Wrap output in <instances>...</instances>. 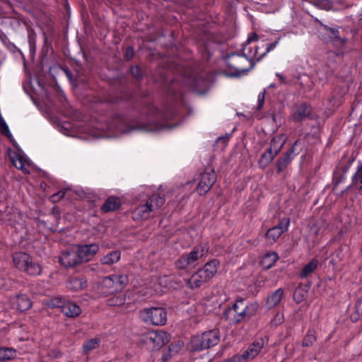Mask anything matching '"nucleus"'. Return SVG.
I'll return each instance as SVG.
<instances>
[{"mask_svg":"<svg viewBox=\"0 0 362 362\" xmlns=\"http://www.w3.org/2000/svg\"><path fill=\"white\" fill-rule=\"evenodd\" d=\"M286 141V137L284 134H278L274 136L270 144V147L261 156L259 162L264 163L265 165L270 163L274 156L281 151Z\"/></svg>","mask_w":362,"mask_h":362,"instance_id":"11","label":"nucleus"},{"mask_svg":"<svg viewBox=\"0 0 362 362\" xmlns=\"http://www.w3.org/2000/svg\"><path fill=\"white\" fill-rule=\"evenodd\" d=\"M258 40V36L257 34L254 33L252 34L251 36H250L248 38H247V45L243 47V55L249 60H257L258 61L257 59L255 58H250L248 57V54L250 53H252V52H254L255 51V47H258L256 45H254V46H252L250 45V43L252 42H256L257 40Z\"/></svg>","mask_w":362,"mask_h":362,"instance_id":"28","label":"nucleus"},{"mask_svg":"<svg viewBox=\"0 0 362 362\" xmlns=\"http://www.w3.org/2000/svg\"><path fill=\"white\" fill-rule=\"evenodd\" d=\"M148 115L153 117L156 119L153 124H143L139 125L136 129L144 131H153L165 127V121L170 119L173 117V114H169L165 111L159 110L153 105H149L147 107Z\"/></svg>","mask_w":362,"mask_h":362,"instance_id":"7","label":"nucleus"},{"mask_svg":"<svg viewBox=\"0 0 362 362\" xmlns=\"http://www.w3.org/2000/svg\"><path fill=\"white\" fill-rule=\"evenodd\" d=\"M134 53V52L133 47H127L126 52H125V59L128 61L130 60L133 57Z\"/></svg>","mask_w":362,"mask_h":362,"instance_id":"41","label":"nucleus"},{"mask_svg":"<svg viewBox=\"0 0 362 362\" xmlns=\"http://www.w3.org/2000/svg\"><path fill=\"white\" fill-rule=\"evenodd\" d=\"M265 344V341L262 338L255 339L253 343L243 353L247 360L253 359L256 357Z\"/></svg>","mask_w":362,"mask_h":362,"instance_id":"19","label":"nucleus"},{"mask_svg":"<svg viewBox=\"0 0 362 362\" xmlns=\"http://www.w3.org/2000/svg\"><path fill=\"white\" fill-rule=\"evenodd\" d=\"M16 356V351L12 348L0 347V361L11 360Z\"/></svg>","mask_w":362,"mask_h":362,"instance_id":"31","label":"nucleus"},{"mask_svg":"<svg viewBox=\"0 0 362 362\" xmlns=\"http://www.w3.org/2000/svg\"><path fill=\"white\" fill-rule=\"evenodd\" d=\"M128 282L127 276L122 274H113L103 278L101 283V292L104 295L112 294L121 289Z\"/></svg>","mask_w":362,"mask_h":362,"instance_id":"10","label":"nucleus"},{"mask_svg":"<svg viewBox=\"0 0 362 362\" xmlns=\"http://www.w3.org/2000/svg\"><path fill=\"white\" fill-rule=\"evenodd\" d=\"M352 185L357 189H362V164L358 165L356 173L352 176Z\"/></svg>","mask_w":362,"mask_h":362,"instance_id":"34","label":"nucleus"},{"mask_svg":"<svg viewBox=\"0 0 362 362\" xmlns=\"http://www.w3.org/2000/svg\"><path fill=\"white\" fill-rule=\"evenodd\" d=\"M290 226V219L284 218L281 219L277 226L267 230L265 233V240L269 245L275 243L279 238L286 232Z\"/></svg>","mask_w":362,"mask_h":362,"instance_id":"12","label":"nucleus"},{"mask_svg":"<svg viewBox=\"0 0 362 362\" xmlns=\"http://www.w3.org/2000/svg\"><path fill=\"white\" fill-rule=\"evenodd\" d=\"M216 180V175L213 169L206 170L200 175L199 181L197 187V192L199 195L205 194L213 186Z\"/></svg>","mask_w":362,"mask_h":362,"instance_id":"13","label":"nucleus"},{"mask_svg":"<svg viewBox=\"0 0 362 362\" xmlns=\"http://www.w3.org/2000/svg\"><path fill=\"white\" fill-rule=\"evenodd\" d=\"M120 199L116 197H109L101 207L103 212H109L117 209L120 206Z\"/></svg>","mask_w":362,"mask_h":362,"instance_id":"27","label":"nucleus"},{"mask_svg":"<svg viewBox=\"0 0 362 362\" xmlns=\"http://www.w3.org/2000/svg\"><path fill=\"white\" fill-rule=\"evenodd\" d=\"M356 310L359 316H362V297L356 303Z\"/></svg>","mask_w":362,"mask_h":362,"instance_id":"42","label":"nucleus"},{"mask_svg":"<svg viewBox=\"0 0 362 362\" xmlns=\"http://www.w3.org/2000/svg\"><path fill=\"white\" fill-rule=\"evenodd\" d=\"M264 95H265V92L264 91L259 93V94L258 95V97H257V101H258L257 110H261L262 108V107L264 105Z\"/></svg>","mask_w":362,"mask_h":362,"instance_id":"39","label":"nucleus"},{"mask_svg":"<svg viewBox=\"0 0 362 362\" xmlns=\"http://www.w3.org/2000/svg\"><path fill=\"white\" fill-rule=\"evenodd\" d=\"M284 321V316L283 313H277L273 320H272L271 323L274 326H278L281 324H282Z\"/></svg>","mask_w":362,"mask_h":362,"instance_id":"37","label":"nucleus"},{"mask_svg":"<svg viewBox=\"0 0 362 362\" xmlns=\"http://www.w3.org/2000/svg\"><path fill=\"white\" fill-rule=\"evenodd\" d=\"M284 291L281 288L269 295L266 302L268 308L271 309L279 305L284 298Z\"/></svg>","mask_w":362,"mask_h":362,"instance_id":"24","label":"nucleus"},{"mask_svg":"<svg viewBox=\"0 0 362 362\" xmlns=\"http://www.w3.org/2000/svg\"><path fill=\"white\" fill-rule=\"evenodd\" d=\"M65 298L62 297H55L50 299H47L45 300H43V304L47 305L49 308H62L63 305L65 301Z\"/></svg>","mask_w":362,"mask_h":362,"instance_id":"33","label":"nucleus"},{"mask_svg":"<svg viewBox=\"0 0 362 362\" xmlns=\"http://www.w3.org/2000/svg\"><path fill=\"white\" fill-rule=\"evenodd\" d=\"M280 40H281V37H279L274 42H272L271 43L266 44L264 45L265 46L264 51L261 53H259V49H260V47H255L254 52L250 53L248 54V57L250 58H255L258 61L261 60L267 53L274 50L276 47V46L279 43Z\"/></svg>","mask_w":362,"mask_h":362,"instance_id":"23","label":"nucleus"},{"mask_svg":"<svg viewBox=\"0 0 362 362\" xmlns=\"http://www.w3.org/2000/svg\"><path fill=\"white\" fill-rule=\"evenodd\" d=\"M316 340L317 338L315 330L309 329L302 341V346L304 347L312 346Z\"/></svg>","mask_w":362,"mask_h":362,"instance_id":"32","label":"nucleus"},{"mask_svg":"<svg viewBox=\"0 0 362 362\" xmlns=\"http://www.w3.org/2000/svg\"><path fill=\"white\" fill-rule=\"evenodd\" d=\"M235 69L238 72H243L244 71V69L243 68H240V67H238V66H235Z\"/></svg>","mask_w":362,"mask_h":362,"instance_id":"47","label":"nucleus"},{"mask_svg":"<svg viewBox=\"0 0 362 362\" xmlns=\"http://www.w3.org/2000/svg\"><path fill=\"white\" fill-rule=\"evenodd\" d=\"M64 195V192H58L57 194H53L52 197H51V200L53 202H57L58 200H59L60 199H62Z\"/></svg>","mask_w":362,"mask_h":362,"instance_id":"43","label":"nucleus"},{"mask_svg":"<svg viewBox=\"0 0 362 362\" xmlns=\"http://www.w3.org/2000/svg\"><path fill=\"white\" fill-rule=\"evenodd\" d=\"M11 304L13 308L24 312L32 306L30 299L25 294H18L11 299Z\"/></svg>","mask_w":362,"mask_h":362,"instance_id":"16","label":"nucleus"},{"mask_svg":"<svg viewBox=\"0 0 362 362\" xmlns=\"http://www.w3.org/2000/svg\"><path fill=\"white\" fill-rule=\"evenodd\" d=\"M298 142L299 141H296L292 146L291 148L282 158L278 160L276 164L278 173L282 172L287 168L288 164L294 158L293 154L296 155L298 153H296V146L298 145Z\"/></svg>","mask_w":362,"mask_h":362,"instance_id":"18","label":"nucleus"},{"mask_svg":"<svg viewBox=\"0 0 362 362\" xmlns=\"http://www.w3.org/2000/svg\"><path fill=\"white\" fill-rule=\"evenodd\" d=\"M276 76L278 77V78L281 83H286V78L282 74H281L279 73H276Z\"/></svg>","mask_w":362,"mask_h":362,"instance_id":"46","label":"nucleus"},{"mask_svg":"<svg viewBox=\"0 0 362 362\" xmlns=\"http://www.w3.org/2000/svg\"><path fill=\"white\" fill-rule=\"evenodd\" d=\"M62 312L69 317H78L82 312L81 308L77 304L70 300H65Z\"/></svg>","mask_w":362,"mask_h":362,"instance_id":"22","label":"nucleus"},{"mask_svg":"<svg viewBox=\"0 0 362 362\" xmlns=\"http://www.w3.org/2000/svg\"><path fill=\"white\" fill-rule=\"evenodd\" d=\"M318 265V261L316 259H313L311 261H310L307 264H305L300 273V276L302 279L307 278L308 276H310L317 267Z\"/></svg>","mask_w":362,"mask_h":362,"instance_id":"29","label":"nucleus"},{"mask_svg":"<svg viewBox=\"0 0 362 362\" xmlns=\"http://www.w3.org/2000/svg\"><path fill=\"white\" fill-rule=\"evenodd\" d=\"M100 340L98 338H93L88 340L83 344V348L85 352L88 353L89 351L98 347Z\"/></svg>","mask_w":362,"mask_h":362,"instance_id":"35","label":"nucleus"},{"mask_svg":"<svg viewBox=\"0 0 362 362\" xmlns=\"http://www.w3.org/2000/svg\"><path fill=\"white\" fill-rule=\"evenodd\" d=\"M218 266L219 262L216 259L207 262L202 269L198 270L189 278L187 281L189 287L192 289L199 288L209 281L216 273Z\"/></svg>","mask_w":362,"mask_h":362,"instance_id":"2","label":"nucleus"},{"mask_svg":"<svg viewBox=\"0 0 362 362\" xmlns=\"http://www.w3.org/2000/svg\"><path fill=\"white\" fill-rule=\"evenodd\" d=\"M0 131L1 132L6 136L7 137H11V134L9 131L8 125L6 124L3 117L0 115Z\"/></svg>","mask_w":362,"mask_h":362,"instance_id":"36","label":"nucleus"},{"mask_svg":"<svg viewBox=\"0 0 362 362\" xmlns=\"http://www.w3.org/2000/svg\"><path fill=\"white\" fill-rule=\"evenodd\" d=\"M165 203L163 197L158 194L151 196L144 204H139L133 211V218L135 220L146 219L152 211L159 209Z\"/></svg>","mask_w":362,"mask_h":362,"instance_id":"4","label":"nucleus"},{"mask_svg":"<svg viewBox=\"0 0 362 362\" xmlns=\"http://www.w3.org/2000/svg\"><path fill=\"white\" fill-rule=\"evenodd\" d=\"M279 259V255L275 252H269L264 254L260 260V265L265 269L272 268Z\"/></svg>","mask_w":362,"mask_h":362,"instance_id":"25","label":"nucleus"},{"mask_svg":"<svg viewBox=\"0 0 362 362\" xmlns=\"http://www.w3.org/2000/svg\"><path fill=\"white\" fill-rule=\"evenodd\" d=\"M236 58H237L238 59H241V57H240L239 55H237V56H236Z\"/></svg>","mask_w":362,"mask_h":362,"instance_id":"49","label":"nucleus"},{"mask_svg":"<svg viewBox=\"0 0 362 362\" xmlns=\"http://www.w3.org/2000/svg\"><path fill=\"white\" fill-rule=\"evenodd\" d=\"M59 262L65 267H72L81 263L78 254L74 248L62 252L59 257Z\"/></svg>","mask_w":362,"mask_h":362,"instance_id":"15","label":"nucleus"},{"mask_svg":"<svg viewBox=\"0 0 362 362\" xmlns=\"http://www.w3.org/2000/svg\"><path fill=\"white\" fill-rule=\"evenodd\" d=\"M329 30L332 35L333 38L340 40V37L339 36V31L337 30L329 28Z\"/></svg>","mask_w":362,"mask_h":362,"instance_id":"45","label":"nucleus"},{"mask_svg":"<svg viewBox=\"0 0 362 362\" xmlns=\"http://www.w3.org/2000/svg\"><path fill=\"white\" fill-rule=\"evenodd\" d=\"M247 358L244 354L242 355H235L228 360V362H246Z\"/></svg>","mask_w":362,"mask_h":362,"instance_id":"38","label":"nucleus"},{"mask_svg":"<svg viewBox=\"0 0 362 362\" xmlns=\"http://www.w3.org/2000/svg\"><path fill=\"white\" fill-rule=\"evenodd\" d=\"M139 317L147 325L163 326L167 322V311L162 307H150L139 311Z\"/></svg>","mask_w":362,"mask_h":362,"instance_id":"6","label":"nucleus"},{"mask_svg":"<svg viewBox=\"0 0 362 362\" xmlns=\"http://www.w3.org/2000/svg\"><path fill=\"white\" fill-rule=\"evenodd\" d=\"M100 249L99 245L97 243H92L88 245H78L76 249L81 262H88L91 260L93 257L97 254Z\"/></svg>","mask_w":362,"mask_h":362,"instance_id":"14","label":"nucleus"},{"mask_svg":"<svg viewBox=\"0 0 362 362\" xmlns=\"http://www.w3.org/2000/svg\"><path fill=\"white\" fill-rule=\"evenodd\" d=\"M11 160L13 164V165L19 169L21 170L24 173H30L31 170V165L25 158L23 156L13 153L10 156Z\"/></svg>","mask_w":362,"mask_h":362,"instance_id":"20","label":"nucleus"},{"mask_svg":"<svg viewBox=\"0 0 362 362\" xmlns=\"http://www.w3.org/2000/svg\"><path fill=\"white\" fill-rule=\"evenodd\" d=\"M131 73L136 78H140L141 76V71L139 66L132 67Z\"/></svg>","mask_w":362,"mask_h":362,"instance_id":"40","label":"nucleus"},{"mask_svg":"<svg viewBox=\"0 0 362 362\" xmlns=\"http://www.w3.org/2000/svg\"><path fill=\"white\" fill-rule=\"evenodd\" d=\"M296 292L294 293V298H296Z\"/></svg>","mask_w":362,"mask_h":362,"instance_id":"51","label":"nucleus"},{"mask_svg":"<svg viewBox=\"0 0 362 362\" xmlns=\"http://www.w3.org/2000/svg\"><path fill=\"white\" fill-rule=\"evenodd\" d=\"M13 262L16 268L30 276L40 275L42 272L40 265L33 262L32 257L23 252H15L13 255Z\"/></svg>","mask_w":362,"mask_h":362,"instance_id":"5","label":"nucleus"},{"mask_svg":"<svg viewBox=\"0 0 362 362\" xmlns=\"http://www.w3.org/2000/svg\"><path fill=\"white\" fill-rule=\"evenodd\" d=\"M121 258V252L114 250L104 255L100 259V263L104 265H112L117 263Z\"/></svg>","mask_w":362,"mask_h":362,"instance_id":"26","label":"nucleus"},{"mask_svg":"<svg viewBox=\"0 0 362 362\" xmlns=\"http://www.w3.org/2000/svg\"><path fill=\"white\" fill-rule=\"evenodd\" d=\"M141 340L150 349L159 350L169 342L170 336L164 331H151L144 334Z\"/></svg>","mask_w":362,"mask_h":362,"instance_id":"9","label":"nucleus"},{"mask_svg":"<svg viewBox=\"0 0 362 362\" xmlns=\"http://www.w3.org/2000/svg\"><path fill=\"white\" fill-rule=\"evenodd\" d=\"M126 301V295L123 293H117L110 297L107 300L109 306H120L124 304Z\"/></svg>","mask_w":362,"mask_h":362,"instance_id":"30","label":"nucleus"},{"mask_svg":"<svg viewBox=\"0 0 362 362\" xmlns=\"http://www.w3.org/2000/svg\"><path fill=\"white\" fill-rule=\"evenodd\" d=\"M258 308L257 303L248 302L245 298H240L235 301L232 307L224 310L223 317L229 324L237 325L254 316Z\"/></svg>","mask_w":362,"mask_h":362,"instance_id":"1","label":"nucleus"},{"mask_svg":"<svg viewBox=\"0 0 362 362\" xmlns=\"http://www.w3.org/2000/svg\"><path fill=\"white\" fill-rule=\"evenodd\" d=\"M312 112V107L306 103H301L296 106L295 111L292 115V118L295 122H300L308 118Z\"/></svg>","mask_w":362,"mask_h":362,"instance_id":"21","label":"nucleus"},{"mask_svg":"<svg viewBox=\"0 0 362 362\" xmlns=\"http://www.w3.org/2000/svg\"><path fill=\"white\" fill-rule=\"evenodd\" d=\"M220 341L219 331L216 329L194 336L190 341L189 348L193 351H201L214 346Z\"/></svg>","mask_w":362,"mask_h":362,"instance_id":"3","label":"nucleus"},{"mask_svg":"<svg viewBox=\"0 0 362 362\" xmlns=\"http://www.w3.org/2000/svg\"><path fill=\"white\" fill-rule=\"evenodd\" d=\"M167 281H168V276H166L160 277L158 279L159 284H160V286H163V288L167 287V284H166Z\"/></svg>","mask_w":362,"mask_h":362,"instance_id":"44","label":"nucleus"},{"mask_svg":"<svg viewBox=\"0 0 362 362\" xmlns=\"http://www.w3.org/2000/svg\"><path fill=\"white\" fill-rule=\"evenodd\" d=\"M155 291L157 292V293H162V292H164V291L163 289H160V290H158L157 288H155Z\"/></svg>","mask_w":362,"mask_h":362,"instance_id":"48","label":"nucleus"},{"mask_svg":"<svg viewBox=\"0 0 362 362\" xmlns=\"http://www.w3.org/2000/svg\"><path fill=\"white\" fill-rule=\"evenodd\" d=\"M88 286L86 277L80 276H70L66 281V288L72 291H78Z\"/></svg>","mask_w":362,"mask_h":362,"instance_id":"17","label":"nucleus"},{"mask_svg":"<svg viewBox=\"0 0 362 362\" xmlns=\"http://www.w3.org/2000/svg\"><path fill=\"white\" fill-rule=\"evenodd\" d=\"M208 249L204 245L195 246L193 250L187 253H184L175 262V267L178 269H186L194 265L197 261L206 254Z\"/></svg>","mask_w":362,"mask_h":362,"instance_id":"8","label":"nucleus"},{"mask_svg":"<svg viewBox=\"0 0 362 362\" xmlns=\"http://www.w3.org/2000/svg\"><path fill=\"white\" fill-rule=\"evenodd\" d=\"M270 87H274V84H271Z\"/></svg>","mask_w":362,"mask_h":362,"instance_id":"50","label":"nucleus"}]
</instances>
